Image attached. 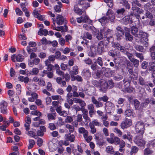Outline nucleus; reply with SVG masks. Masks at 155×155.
Here are the masks:
<instances>
[{"instance_id": "obj_1", "label": "nucleus", "mask_w": 155, "mask_h": 155, "mask_svg": "<svg viewBox=\"0 0 155 155\" xmlns=\"http://www.w3.org/2000/svg\"><path fill=\"white\" fill-rule=\"evenodd\" d=\"M91 99V102L93 104H95L96 107L98 108L103 106V104L101 101H102L104 102H106L108 101L109 98L106 95H104L103 97H98L97 100L94 96H92Z\"/></svg>"}, {"instance_id": "obj_2", "label": "nucleus", "mask_w": 155, "mask_h": 155, "mask_svg": "<svg viewBox=\"0 0 155 155\" xmlns=\"http://www.w3.org/2000/svg\"><path fill=\"white\" fill-rule=\"evenodd\" d=\"M136 132L138 134H143L145 130L144 124L141 121H137L135 125Z\"/></svg>"}, {"instance_id": "obj_3", "label": "nucleus", "mask_w": 155, "mask_h": 155, "mask_svg": "<svg viewBox=\"0 0 155 155\" xmlns=\"http://www.w3.org/2000/svg\"><path fill=\"white\" fill-rule=\"evenodd\" d=\"M132 7L131 9L134 11V12H139L140 14H143L144 11L137 6L140 7L141 5L137 0H134L132 2Z\"/></svg>"}, {"instance_id": "obj_4", "label": "nucleus", "mask_w": 155, "mask_h": 155, "mask_svg": "<svg viewBox=\"0 0 155 155\" xmlns=\"http://www.w3.org/2000/svg\"><path fill=\"white\" fill-rule=\"evenodd\" d=\"M137 37L138 38V40L141 43H144L145 45L147 44V41L148 40L147 34L145 32H140V34L137 35Z\"/></svg>"}, {"instance_id": "obj_5", "label": "nucleus", "mask_w": 155, "mask_h": 155, "mask_svg": "<svg viewBox=\"0 0 155 155\" xmlns=\"http://www.w3.org/2000/svg\"><path fill=\"white\" fill-rule=\"evenodd\" d=\"M135 142L139 146L144 147L146 142L143 139V135L137 134L135 139Z\"/></svg>"}, {"instance_id": "obj_6", "label": "nucleus", "mask_w": 155, "mask_h": 155, "mask_svg": "<svg viewBox=\"0 0 155 155\" xmlns=\"http://www.w3.org/2000/svg\"><path fill=\"white\" fill-rule=\"evenodd\" d=\"M132 124V121L131 119H129L126 117L125 118L121 123L120 127L121 129H124L130 127Z\"/></svg>"}, {"instance_id": "obj_7", "label": "nucleus", "mask_w": 155, "mask_h": 155, "mask_svg": "<svg viewBox=\"0 0 155 155\" xmlns=\"http://www.w3.org/2000/svg\"><path fill=\"white\" fill-rule=\"evenodd\" d=\"M8 103L3 100L0 103V110L1 112L3 114H6L8 112Z\"/></svg>"}, {"instance_id": "obj_8", "label": "nucleus", "mask_w": 155, "mask_h": 155, "mask_svg": "<svg viewBox=\"0 0 155 155\" xmlns=\"http://www.w3.org/2000/svg\"><path fill=\"white\" fill-rule=\"evenodd\" d=\"M132 80V77L130 75H129L128 76L126 77L123 80L124 85L125 88L127 89V92H129L128 90H130V88L129 87L130 85Z\"/></svg>"}, {"instance_id": "obj_9", "label": "nucleus", "mask_w": 155, "mask_h": 155, "mask_svg": "<svg viewBox=\"0 0 155 155\" xmlns=\"http://www.w3.org/2000/svg\"><path fill=\"white\" fill-rule=\"evenodd\" d=\"M99 87V90L100 92L104 93H106L108 89L107 87V81L102 79Z\"/></svg>"}, {"instance_id": "obj_10", "label": "nucleus", "mask_w": 155, "mask_h": 155, "mask_svg": "<svg viewBox=\"0 0 155 155\" xmlns=\"http://www.w3.org/2000/svg\"><path fill=\"white\" fill-rule=\"evenodd\" d=\"M117 32L115 35L117 39L120 40L124 35V30L120 26H118L116 28Z\"/></svg>"}, {"instance_id": "obj_11", "label": "nucleus", "mask_w": 155, "mask_h": 155, "mask_svg": "<svg viewBox=\"0 0 155 155\" xmlns=\"http://www.w3.org/2000/svg\"><path fill=\"white\" fill-rule=\"evenodd\" d=\"M102 32H103L104 36L105 38L111 37L110 36L111 33H112V30H110L107 27H104L102 29Z\"/></svg>"}, {"instance_id": "obj_12", "label": "nucleus", "mask_w": 155, "mask_h": 155, "mask_svg": "<svg viewBox=\"0 0 155 155\" xmlns=\"http://www.w3.org/2000/svg\"><path fill=\"white\" fill-rule=\"evenodd\" d=\"M144 123V124L147 126L152 127L154 124L155 120L154 118L152 117L147 118L145 119Z\"/></svg>"}, {"instance_id": "obj_13", "label": "nucleus", "mask_w": 155, "mask_h": 155, "mask_svg": "<svg viewBox=\"0 0 155 155\" xmlns=\"http://www.w3.org/2000/svg\"><path fill=\"white\" fill-rule=\"evenodd\" d=\"M131 14L130 13V15H126L124 18L123 22L124 24L127 25L128 24H131L133 22Z\"/></svg>"}, {"instance_id": "obj_14", "label": "nucleus", "mask_w": 155, "mask_h": 155, "mask_svg": "<svg viewBox=\"0 0 155 155\" xmlns=\"http://www.w3.org/2000/svg\"><path fill=\"white\" fill-rule=\"evenodd\" d=\"M151 59L153 63L155 62V46H153L149 49Z\"/></svg>"}, {"instance_id": "obj_15", "label": "nucleus", "mask_w": 155, "mask_h": 155, "mask_svg": "<svg viewBox=\"0 0 155 155\" xmlns=\"http://www.w3.org/2000/svg\"><path fill=\"white\" fill-rule=\"evenodd\" d=\"M64 138L66 140L69 141L71 142H74L75 139V136L70 133L66 134Z\"/></svg>"}, {"instance_id": "obj_16", "label": "nucleus", "mask_w": 155, "mask_h": 155, "mask_svg": "<svg viewBox=\"0 0 155 155\" xmlns=\"http://www.w3.org/2000/svg\"><path fill=\"white\" fill-rule=\"evenodd\" d=\"M138 83L140 85L144 86L145 87H148L147 85V81H146L144 78H143L141 76H139V77L138 80Z\"/></svg>"}, {"instance_id": "obj_17", "label": "nucleus", "mask_w": 155, "mask_h": 155, "mask_svg": "<svg viewBox=\"0 0 155 155\" xmlns=\"http://www.w3.org/2000/svg\"><path fill=\"white\" fill-rule=\"evenodd\" d=\"M82 76L85 79H88L91 77V72L88 69H84L81 73Z\"/></svg>"}, {"instance_id": "obj_18", "label": "nucleus", "mask_w": 155, "mask_h": 155, "mask_svg": "<svg viewBox=\"0 0 155 155\" xmlns=\"http://www.w3.org/2000/svg\"><path fill=\"white\" fill-rule=\"evenodd\" d=\"M55 110L61 116L66 117L68 115L66 111H62V107L61 106H59L56 107Z\"/></svg>"}, {"instance_id": "obj_19", "label": "nucleus", "mask_w": 155, "mask_h": 155, "mask_svg": "<svg viewBox=\"0 0 155 155\" xmlns=\"http://www.w3.org/2000/svg\"><path fill=\"white\" fill-rule=\"evenodd\" d=\"M131 14H132V17L133 21L136 19L137 21H139V19H140V14H140L138 11L134 12V11L131 12Z\"/></svg>"}, {"instance_id": "obj_20", "label": "nucleus", "mask_w": 155, "mask_h": 155, "mask_svg": "<svg viewBox=\"0 0 155 155\" xmlns=\"http://www.w3.org/2000/svg\"><path fill=\"white\" fill-rule=\"evenodd\" d=\"M74 102L75 103H79L81 107L84 108L86 104L85 102L80 98H74L73 99Z\"/></svg>"}, {"instance_id": "obj_21", "label": "nucleus", "mask_w": 155, "mask_h": 155, "mask_svg": "<svg viewBox=\"0 0 155 155\" xmlns=\"http://www.w3.org/2000/svg\"><path fill=\"white\" fill-rule=\"evenodd\" d=\"M106 15L108 17V19H110L111 22L114 21V16L112 10L108 9L106 13Z\"/></svg>"}, {"instance_id": "obj_22", "label": "nucleus", "mask_w": 155, "mask_h": 155, "mask_svg": "<svg viewBox=\"0 0 155 155\" xmlns=\"http://www.w3.org/2000/svg\"><path fill=\"white\" fill-rule=\"evenodd\" d=\"M58 29L56 28H53V29L58 31H61L62 32H66L68 31V27L67 25H65L64 26H58Z\"/></svg>"}, {"instance_id": "obj_23", "label": "nucleus", "mask_w": 155, "mask_h": 155, "mask_svg": "<svg viewBox=\"0 0 155 155\" xmlns=\"http://www.w3.org/2000/svg\"><path fill=\"white\" fill-rule=\"evenodd\" d=\"M104 47L102 45V42L98 43L97 46L96 52L99 54H101L104 51Z\"/></svg>"}, {"instance_id": "obj_24", "label": "nucleus", "mask_w": 155, "mask_h": 155, "mask_svg": "<svg viewBox=\"0 0 155 155\" xmlns=\"http://www.w3.org/2000/svg\"><path fill=\"white\" fill-rule=\"evenodd\" d=\"M138 31V29L137 27H136L134 26H133L131 27V33L133 35H136V36L135 37V38H137V36L138 35L137 34ZM135 39L136 40L137 39L136 38H135Z\"/></svg>"}, {"instance_id": "obj_25", "label": "nucleus", "mask_w": 155, "mask_h": 155, "mask_svg": "<svg viewBox=\"0 0 155 155\" xmlns=\"http://www.w3.org/2000/svg\"><path fill=\"white\" fill-rule=\"evenodd\" d=\"M56 23L57 24L61 25L64 23L63 17L60 15H58L56 18Z\"/></svg>"}, {"instance_id": "obj_26", "label": "nucleus", "mask_w": 155, "mask_h": 155, "mask_svg": "<svg viewBox=\"0 0 155 155\" xmlns=\"http://www.w3.org/2000/svg\"><path fill=\"white\" fill-rule=\"evenodd\" d=\"M125 38L127 41H132L134 38L133 36L131 35L129 31L125 32Z\"/></svg>"}, {"instance_id": "obj_27", "label": "nucleus", "mask_w": 155, "mask_h": 155, "mask_svg": "<svg viewBox=\"0 0 155 155\" xmlns=\"http://www.w3.org/2000/svg\"><path fill=\"white\" fill-rule=\"evenodd\" d=\"M48 34V31L46 29H43L40 28L38 32V34L40 36L44 35L46 36Z\"/></svg>"}, {"instance_id": "obj_28", "label": "nucleus", "mask_w": 155, "mask_h": 155, "mask_svg": "<svg viewBox=\"0 0 155 155\" xmlns=\"http://www.w3.org/2000/svg\"><path fill=\"white\" fill-rule=\"evenodd\" d=\"M78 66H74L73 67V70L69 71L70 75H75L78 74Z\"/></svg>"}, {"instance_id": "obj_29", "label": "nucleus", "mask_w": 155, "mask_h": 155, "mask_svg": "<svg viewBox=\"0 0 155 155\" xmlns=\"http://www.w3.org/2000/svg\"><path fill=\"white\" fill-rule=\"evenodd\" d=\"M74 11L75 13L79 15H81L83 13L82 9L79 8L77 5L74 6Z\"/></svg>"}, {"instance_id": "obj_30", "label": "nucleus", "mask_w": 155, "mask_h": 155, "mask_svg": "<svg viewBox=\"0 0 155 155\" xmlns=\"http://www.w3.org/2000/svg\"><path fill=\"white\" fill-rule=\"evenodd\" d=\"M56 82L59 84H62L61 87H66V84L65 81H62L61 78L58 77L56 79Z\"/></svg>"}, {"instance_id": "obj_31", "label": "nucleus", "mask_w": 155, "mask_h": 155, "mask_svg": "<svg viewBox=\"0 0 155 155\" xmlns=\"http://www.w3.org/2000/svg\"><path fill=\"white\" fill-rule=\"evenodd\" d=\"M134 54L137 58L139 59L140 62H141L144 59V57L142 53L135 52Z\"/></svg>"}, {"instance_id": "obj_32", "label": "nucleus", "mask_w": 155, "mask_h": 155, "mask_svg": "<svg viewBox=\"0 0 155 155\" xmlns=\"http://www.w3.org/2000/svg\"><path fill=\"white\" fill-rule=\"evenodd\" d=\"M153 151L151 150L149 148H146L143 150V153L144 155H153Z\"/></svg>"}, {"instance_id": "obj_33", "label": "nucleus", "mask_w": 155, "mask_h": 155, "mask_svg": "<svg viewBox=\"0 0 155 155\" xmlns=\"http://www.w3.org/2000/svg\"><path fill=\"white\" fill-rule=\"evenodd\" d=\"M109 39V37L106 38L104 40L101 41L100 42H102V45L104 47L105 46L106 48H107L108 45L110 42Z\"/></svg>"}, {"instance_id": "obj_34", "label": "nucleus", "mask_w": 155, "mask_h": 155, "mask_svg": "<svg viewBox=\"0 0 155 155\" xmlns=\"http://www.w3.org/2000/svg\"><path fill=\"white\" fill-rule=\"evenodd\" d=\"M116 50H117L115 49L114 50L113 49H111L108 52L109 55L113 58L117 56V53Z\"/></svg>"}, {"instance_id": "obj_35", "label": "nucleus", "mask_w": 155, "mask_h": 155, "mask_svg": "<svg viewBox=\"0 0 155 155\" xmlns=\"http://www.w3.org/2000/svg\"><path fill=\"white\" fill-rule=\"evenodd\" d=\"M102 79L99 80L98 81L97 80H93L92 82L91 83L95 87L99 88L100 85V81H101Z\"/></svg>"}, {"instance_id": "obj_36", "label": "nucleus", "mask_w": 155, "mask_h": 155, "mask_svg": "<svg viewBox=\"0 0 155 155\" xmlns=\"http://www.w3.org/2000/svg\"><path fill=\"white\" fill-rule=\"evenodd\" d=\"M133 110L130 109H127L125 111L124 114L126 117H130L133 114Z\"/></svg>"}, {"instance_id": "obj_37", "label": "nucleus", "mask_w": 155, "mask_h": 155, "mask_svg": "<svg viewBox=\"0 0 155 155\" xmlns=\"http://www.w3.org/2000/svg\"><path fill=\"white\" fill-rule=\"evenodd\" d=\"M130 61L133 63L135 67L137 68L138 67L139 63V61L138 60L135 59L134 58Z\"/></svg>"}, {"instance_id": "obj_38", "label": "nucleus", "mask_w": 155, "mask_h": 155, "mask_svg": "<svg viewBox=\"0 0 155 155\" xmlns=\"http://www.w3.org/2000/svg\"><path fill=\"white\" fill-rule=\"evenodd\" d=\"M121 3L123 4L124 6L127 9H129L130 8V5L128 2L126 0H122Z\"/></svg>"}, {"instance_id": "obj_39", "label": "nucleus", "mask_w": 155, "mask_h": 155, "mask_svg": "<svg viewBox=\"0 0 155 155\" xmlns=\"http://www.w3.org/2000/svg\"><path fill=\"white\" fill-rule=\"evenodd\" d=\"M108 18L107 17L104 16L99 19L98 21L100 22L102 24L105 25L107 21V20Z\"/></svg>"}, {"instance_id": "obj_40", "label": "nucleus", "mask_w": 155, "mask_h": 155, "mask_svg": "<svg viewBox=\"0 0 155 155\" xmlns=\"http://www.w3.org/2000/svg\"><path fill=\"white\" fill-rule=\"evenodd\" d=\"M93 76L95 78L97 79L101 78L102 75L101 72L97 71L93 74Z\"/></svg>"}, {"instance_id": "obj_41", "label": "nucleus", "mask_w": 155, "mask_h": 155, "mask_svg": "<svg viewBox=\"0 0 155 155\" xmlns=\"http://www.w3.org/2000/svg\"><path fill=\"white\" fill-rule=\"evenodd\" d=\"M139 150V148L135 146H132L131 148V150L130 152V154L132 155L133 153H137Z\"/></svg>"}, {"instance_id": "obj_42", "label": "nucleus", "mask_w": 155, "mask_h": 155, "mask_svg": "<svg viewBox=\"0 0 155 155\" xmlns=\"http://www.w3.org/2000/svg\"><path fill=\"white\" fill-rule=\"evenodd\" d=\"M107 87L108 89H110L114 86V83L112 80H109L107 81Z\"/></svg>"}, {"instance_id": "obj_43", "label": "nucleus", "mask_w": 155, "mask_h": 155, "mask_svg": "<svg viewBox=\"0 0 155 155\" xmlns=\"http://www.w3.org/2000/svg\"><path fill=\"white\" fill-rule=\"evenodd\" d=\"M147 85L148 87H145V88L148 91V92H151V90L150 88V87H153L154 86L153 84V83L150 82V81H147Z\"/></svg>"}, {"instance_id": "obj_44", "label": "nucleus", "mask_w": 155, "mask_h": 155, "mask_svg": "<svg viewBox=\"0 0 155 155\" xmlns=\"http://www.w3.org/2000/svg\"><path fill=\"white\" fill-rule=\"evenodd\" d=\"M89 124L90 125L92 124L93 125H94V127L95 126H102V124L99 123L97 121V120H93L92 122H90L89 123Z\"/></svg>"}, {"instance_id": "obj_45", "label": "nucleus", "mask_w": 155, "mask_h": 155, "mask_svg": "<svg viewBox=\"0 0 155 155\" xmlns=\"http://www.w3.org/2000/svg\"><path fill=\"white\" fill-rule=\"evenodd\" d=\"M35 144V143L34 140L32 139H29V144L28 146V149H30L32 148Z\"/></svg>"}, {"instance_id": "obj_46", "label": "nucleus", "mask_w": 155, "mask_h": 155, "mask_svg": "<svg viewBox=\"0 0 155 155\" xmlns=\"http://www.w3.org/2000/svg\"><path fill=\"white\" fill-rule=\"evenodd\" d=\"M145 15L146 18H148L152 20L153 18V16L152 13L148 11H146Z\"/></svg>"}, {"instance_id": "obj_47", "label": "nucleus", "mask_w": 155, "mask_h": 155, "mask_svg": "<svg viewBox=\"0 0 155 155\" xmlns=\"http://www.w3.org/2000/svg\"><path fill=\"white\" fill-rule=\"evenodd\" d=\"M148 62L147 61H143L141 64V68L143 69H147L148 67Z\"/></svg>"}, {"instance_id": "obj_48", "label": "nucleus", "mask_w": 155, "mask_h": 155, "mask_svg": "<svg viewBox=\"0 0 155 155\" xmlns=\"http://www.w3.org/2000/svg\"><path fill=\"white\" fill-rule=\"evenodd\" d=\"M150 103V101L149 98H146L144 101L141 104V105L143 107H146Z\"/></svg>"}, {"instance_id": "obj_49", "label": "nucleus", "mask_w": 155, "mask_h": 155, "mask_svg": "<svg viewBox=\"0 0 155 155\" xmlns=\"http://www.w3.org/2000/svg\"><path fill=\"white\" fill-rule=\"evenodd\" d=\"M133 103L135 109L138 110L140 104V102L137 99H135L133 101Z\"/></svg>"}, {"instance_id": "obj_50", "label": "nucleus", "mask_w": 155, "mask_h": 155, "mask_svg": "<svg viewBox=\"0 0 155 155\" xmlns=\"http://www.w3.org/2000/svg\"><path fill=\"white\" fill-rule=\"evenodd\" d=\"M70 75L66 73L64 74V73L62 75V78L64 79L65 81L68 82L69 81L70 79Z\"/></svg>"}, {"instance_id": "obj_51", "label": "nucleus", "mask_w": 155, "mask_h": 155, "mask_svg": "<svg viewBox=\"0 0 155 155\" xmlns=\"http://www.w3.org/2000/svg\"><path fill=\"white\" fill-rule=\"evenodd\" d=\"M56 113L55 112L53 114L48 113L47 114V117L48 120H54L55 119V116Z\"/></svg>"}, {"instance_id": "obj_52", "label": "nucleus", "mask_w": 155, "mask_h": 155, "mask_svg": "<svg viewBox=\"0 0 155 155\" xmlns=\"http://www.w3.org/2000/svg\"><path fill=\"white\" fill-rule=\"evenodd\" d=\"M83 38L84 39L87 38L91 40L92 39V35L88 32H85L83 35Z\"/></svg>"}, {"instance_id": "obj_53", "label": "nucleus", "mask_w": 155, "mask_h": 155, "mask_svg": "<svg viewBox=\"0 0 155 155\" xmlns=\"http://www.w3.org/2000/svg\"><path fill=\"white\" fill-rule=\"evenodd\" d=\"M135 49L137 51L140 52H144V48L142 46L140 45H137L135 47Z\"/></svg>"}, {"instance_id": "obj_54", "label": "nucleus", "mask_w": 155, "mask_h": 155, "mask_svg": "<svg viewBox=\"0 0 155 155\" xmlns=\"http://www.w3.org/2000/svg\"><path fill=\"white\" fill-rule=\"evenodd\" d=\"M106 151L107 153H110L111 154H113L114 150L112 146H108L106 148Z\"/></svg>"}, {"instance_id": "obj_55", "label": "nucleus", "mask_w": 155, "mask_h": 155, "mask_svg": "<svg viewBox=\"0 0 155 155\" xmlns=\"http://www.w3.org/2000/svg\"><path fill=\"white\" fill-rule=\"evenodd\" d=\"M77 87L76 86H74V88H73L72 91L73 92V97H79L78 94L77 92Z\"/></svg>"}, {"instance_id": "obj_56", "label": "nucleus", "mask_w": 155, "mask_h": 155, "mask_svg": "<svg viewBox=\"0 0 155 155\" xmlns=\"http://www.w3.org/2000/svg\"><path fill=\"white\" fill-rule=\"evenodd\" d=\"M152 62H150L149 63V64L151 65H149L148 67V70L149 71H151L153 72L155 70V66L154 65H153L152 66L151 65H152L153 64H155V63H153V61H152Z\"/></svg>"}, {"instance_id": "obj_57", "label": "nucleus", "mask_w": 155, "mask_h": 155, "mask_svg": "<svg viewBox=\"0 0 155 155\" xmlns=\"http://www.w3.org/2000/svg\"><path fill=\"white\" fill-rule=\"evenodd\" d=\"M66 127L68 129L70 133H73L74 131V127L73 126L68 124L66 125Z\"/></svg>"}, {"instance_id": "obj_58", "label": "nucleus", "mask_w": 155, "mask_h": 155, "mask_svg": "<svg viewBox=\"0 0 155 155\" xmlns=\"http://www.w3.org/2000/svg\"><path fill=\"white\" fill-rule=\"evenodd\" d=\"M101 31L102 29H101L100 32L97 33L96 36L98 40H101L103 39V38L104 35H104V34Z\"/></svg>"}, {"instance_id": "obj_59", "label": "nucleus", "mask_w": 155, "mask_h": 155, "mask_svg": "<svg viewBox=\"0 0 155 155\" xmlns=\"http://www.w3.org/2000/svg\"><path fill=\"white\" fill-rule=\"evenodd\" d=\"M31 114L32 115L37 116H41L42 115L41 113L37 110L31 111Z\"/></svg>"}, {"instance_id": "obj_60", "label": "nucleus", "mask_w": 155, "mask_h": 155, "mask_svg": "<svg viewBox=\"0 0 155 155\" xmlns=\"http://www.w3.org/2000/svg\"><path fill=\"white\" fill-rule=\"evenodd\" d=\"M39 72V70L37 68H35L32 69L31 71V75H37Z\"/></svg>"}, {"instance_id": "obj_61", "label": "nucleus", "mask_w": 155, "mask_h": 155, "mask_svg": "<svg viewBox=\"0 0 155 155\" xmlns=\"http://www.w3.org/2000/svg\"><path fill=\"white\" fill-rule=\"evenodd\" d=\"M100 66L102 67L103 65V62L102 61V59L101 57H99L96 61V62Z\"/></svg>"}, {"instance_id": "obj_62", "label": "nucleus", "mask_w": 155, "mask_h": 155, "mask_svg": "<svg viewBox=\"0 0 155 155\" xmlns=\"http://www.w3.org/2000/svg\"><path fill=\"white\" fill-rule=\"evenodd\" d=\"M64 123L62 121V119L61 118H60L57 122L56 123V125L57 127H61L64 124Z\"/></svg>"}, {"instance_id": "obj_63", "label": "nucleus", "mask_w": 155, "mask_h": 155, "mask_svg": "<svg viewBox=\"0 0 155 155\" xmlns=\"http://www.w3.org/2000/svg\"><path fill=\"white\" fill-rule=\"evenodd\" d=\"M83 22L84 23H89L91 21L89 17L87 15H85L82 18Z\"/></svg>"}, {"instance_id": "obj_64", "label": "nucleus", "mask_w": 155, "mask_h": 155, "mask_svg": "<svg viewBox=\"0 0 155 155\" xmlns=\"http://www.w3.org/2000/svg\"><path fill=\"white\" fill-rule=\"evenodd\" d=\"M16 60L18 62H21L23 61L24 58L22 57L21 54H18L16 56Z\"/></svg>"}]
</instances>
